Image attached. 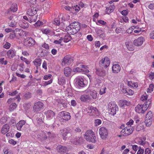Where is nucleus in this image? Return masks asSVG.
I'll list each match as a JSON object with an SVG mask.
<instances>
[{
  "label": "nucleus",
  "instance_id": "45",
  "mask_svg": "<svg viewBox=\"0 0 154 154\" xmlns=\"http://www.w3.org/2000/svg\"><path fill=\"white\" fill-rule=\"evenodd\" d=\"M29 21L30 23L32 22H35L36 21L37 18L36 16H30Z\"/></svg>",
  "mask_w": 154,
  "mask_h": 154
},
{
  "label": "nucleus",
  "instance_id": "5",
  "mask_svg": "<svg viewBox=\"0 0 154 154\" xmlns=\"http://www.w3.org/2000/svg\"><path fill=\"white\" fill-rule=\"evenodd\" d=\"M152 115L151 111H148L146 116L144 122L147 127L150 126L152 124Z\"/></svg>",
  "mask_w": 154,
  "mask_h": 154
},
{
  "label": "nucleus",
  "instance_id": "60",
  "mask_svg": "<svg viewBox=\"0 0 154 154\" xmlns=\"http://www.w3.org/2000/svg\"><path fill=\"white\" fill-rule=\"evenodd\" d=\"M42 68L45 69H47V62L44 61L42 63Z\"/></svg>",
  "mask_w": 154,
  "mask_h": 154
},
{
  "label": "nucleus",
  "instance_id": "50",
  "mask_svg": "<svg viewBox=\"0 0 154 154\" xmlns=\"http://www.w3.org/2000/svg\"><path fill=\"white\" fill-rule=\"evenodd\" d=\"M149 77V79L152 80L154 78V72H150L148 74Z\"/></svg>",
  "mask_w": 154,
  "mask_h": 154
},
{
  "label": "nucleus",
  "instance_id": "46",
  "mask_svg": "<svg viewBox=\"0 0 154 154\" xmlns=\"http://www.w3.org/2000/svg\"><path fill=\"white\" fill-rule=\"evenodd\" d=\"M106 88L105 87H103L101 88L100 90V95H103L104 94L106 93Z\"/></svg>",
  "mask_w": 154,
  "mask_h": 154
},
{
  "label": "nucleus",
  "instance_id": "56",
  "mask_svg": "<svg viewBox=\"0 0 154 154\" xmlns=\"http://www.w3.org/2000/svg\"><path fill=\"white\" fill-rule=\"evenodd\" d=\"M8 142L9 144L13 145H15L17 143L16 142L12 139L9 140Z\"/></svg>",
  "mask_w": 154,
  "mask_h": 154
},
{
  "label": "nucleus",
  "instance_id": "27",
  "mask_svg": "<svg viewBox=\"0 0 154 154\" xmlns=\"http://www.w3.org/2000/svg\"><path fill=\"white\" fill-rule=\"evenodd\" d=\"M126 45L128 49L130 51H133L134 50V47L131 42H127Z\"/></svg>",
  "mask_w": 154,
  "mask_h": 154
},
{
  "label": "nucleus",
  "instance_id": "33",
  "mask_svg": "<svg viewBox=\"0 0 154 154\" xmlns=\"http://www.w3.org/2000/svg\"><path fill=\"white\" fill-rule=\"evenodd\" d=\"M17 106V105L15 103H13L10 105L9 110L11 111H13L16 109Z\"/></svg>",
  "mask_w": 154,
  "mask_h": 154
},
{
  "label": "nucleus",
  "instance_id": "3",
  "mask_svg": "<svg viewBox=\"0 0 154 154\" xmlns=\"http://www.w3.org/2000/svg\"><path fill=\"white\" fill-rule=\"evenodd\" d=\"M84 137L88 141L95 143L96 141V137L94 132L91 130L87 131L85 134Z\"/></svg>",
  "mask_w": 154,
  "mask_h": 154
},
{
  "label": "nucleus",
  "instance_id": "37",
  "mask_svg": "<svg viewBox=\"0 0 154 154\" xmlns=\"http://www.w3.org/2000/svg\"><path fill=\"white\" fill-rule=\"evenodd\" d=\"M128 85L129 86L133 88H136L138 86V84L137 83L132 82H129L128 83Z\"/></svg>",
  "mask_w": 154,
  "mask_h": 154
},
{
  "label": "nucleus",
  "instance_id": "4",
  "mask_svg": "<svg viewBox=\"0 0 154 154\" xmlns=\"http://www.w3.org/2000/svg\"><path fill=\"white\" fill-rule=\"evenodd\" d=\"M110 63V60L107 57L101 58L99 63V65L100 66L105 68H107L109 66Z\"/></svg>",
  "mask_w": 154,
  "mask_h": 154
},
{
  "label": "nucleus",
  "instance_id": "51",
  "mask_svg": "<svg viewBox=\"0 0 154 154\" xmlns=\"http://www.w3.org/2000/svg\"><path fill=\"white\" fill-rule=\"evenodd\" d=\"M11 46V44L8 42H6L3 45V47L5 49H8Z\"/></svg>",
  "mask_w": 154,
  "mask_h": 154
},
{
  "label": "nucleus",
  "instance_id": "44",
  "mask_svg": "<svg viewBox=\"0 0 154 154\" xmlns=\"http://www.w3.org/2000/svg\"><path fill=\"white\" fill-rule=\"evenodd\" d=\"M8 62L6 60H5V58L3 57H2L0 59V63L2 64L6 65L7 63Z\"/></svg>",
  "mask_w": 154,
  "mask_h": 154
},
{
  "label": "nucleus",
  "instance_id": "22",
  "mask_svg": "<svg viewBox=\"0 0 154 154\" xmlns=\"http://www.w3.org/2000/svg\"><path fill=\"white\" fill-rule=\"evenodd\" d=\"M26 122L24 120H21L17 124L16 127L17 129L19 131L21 130V128L25 124Z\"/></svg>",
  "mask_w": 154,
  "mask_h": 154
},
{
  "label": "nucleus",
  "instance_id": "53",
  "mask_svg": "<svg viewBox=\"0 0 154 154\" xmlns=\"http://www.w3.org/2000/svg\"><path fill=\"white\" fill-rule=\"evenodd\" d=\"M20 59L25 62L27 64H29V61L26 58L24 57H20Z\"/></svg>",
  "mask_w": 154,
  "mask_h": 154
},
{
  "label": "nucleus",
  "instance_id": "62",
  "mask_svg": "<svg viewBox=\"0 0 154 154\" xmlns=\"http://www.w3.org/2000/svg\"><path fill=\"white\" fill-rule=\"evenodd\" d=\"M54 24L56 25H59L60 24V20L58 18L55 19L54 21Z\"/></svg>",
  "mask_w": 154,
  "mask_h": 154
},
{
  "label": "nucleus",
  "instance_id": "59",
  "mask_svg": "<svg viewBox=\"0 0 154 154\" xmlns=\"http://www.w3.org/2000/svg\"><path fill=\"white\" fill-rule=\"evenodd\" d=\"M52 82V80L51 79L48 82H45L43 84V85L44 86H45L48 85L50 84Z\"/></svg>",
  "mask_w": 154,
  "mask_h": 154
},
{
  "label": "nucleus",
  "instance_id": "36",
  "mask_svg": "<svg viewBox=\"0 0 154 154\" xmlns=\"http://www.w3.org/2000/svg\"><path fill=\"white\" fill-rule=\"evenodd\" d=\"M144 128V125L142 124H140L137 126L136 130L137 131H139L143 129Z\"/></svg>",
  "mask_w": 154,
  "mask_h": 154
},
{
  "label": "nucleus",
  "instance_id": "21",
  "mask_svg": "<svg viewBox=\"0 0 154 154\" xmlns=\"http://www.w3.org/2000/svg\"><path fill=\"white\" fill-rule=\"evenodd\" d=\"M46 115L47 118L50 120L53 118L55 115L54 112L51 110H48L46 112Z\"/></svg>",
  "mask_w": 154,
  "mask_h": 154
},
{
  "label": "nucleus",
  "instance_id": "10",
  "mask_svg": "<svg viewBox=\"0 0 154 154\" xmlns=\"http://www.w3.org/2000/svg\"><path fill=\"white\" fill-rule=\"evenodd\" d=\"M72 62V59L69 55H67L64 57L62 61L61 64L62 66L69 65Z\"/></svg>",
  "mask_w": 154,
  "mask_h": 154
},
{
  "label": "nucleus",
  "instance_id": "42",
  "mask_svg": "<svg viewBox=\"0 0 154 154\" xmlns=\"http://www.w3.org/2000/svg\"><path fill=\"white\" fill-rule=\"evenodd\" d=\"M151 103V100L150 99H148L143 104V106L145 105V106L147 107L148 109V107L149 106Z\"/></svg>",
  "mask_w": 154,
  "mask_h": 154
},
{
  "label": "nucleus",
  "instance_id": "28",
  "mask_svg": "<svg viewBox=\"0 0 154 154\" xmlns=\"http://www.w3.org/2000/svg\"><path fill=\"white\" fill-rule=\"evenodd\" d=\"M20 30L18 29H16L15 30H14V32L12 33H11L10 35V38H13L17 37V34L16 33V32H19Z\"/></svg>",
  "mask_w": 154,
  "mask_h": 154
},
{
  "label": "nucleus",
  "instance_id": "63",
  "mask_svg": "<svg viewBox=\"0 0 154 154\" xmlns=\"http://www.w3.org/2000/svg\"><path fill=\"white\" fill-rule=\"evenodd\" d=\"M119 105L120 107L125 106V100H121L119 102Z\"/></svg>",
  "mask_w": 154,
  "mask_h": 154
},
{
  "label": "nucleus",
  "instance_id": "12",
  "mask_svg": "<svg viewBox=\"0 0 154 154\" xmlns=\"http://www.w3.org/2000/svg\"><path fill=\"white\" fill-rule=\"evenodd\" d=\"M62 119L65 121H68L71 119V116L69 113L63 111L61 112Z\"/></svg>",
  "mask_w": 154,
  "mask_h": 154
},
{
  "label": "nucleus",
  "instance_id": "23",
  "mask_svg": "<svg viewBox=\"0 0 154 154\" xmlns=\"http://www.w3.org/2000/svg\"><path fill=\"white\" fill-rule=\"evenodd\" d=\"M35 43L34 39H28L25 41V44L30 47L34 45Z\"/></svg>",
  "mask_w": 154,
  "mask_h": 154
},
{
  "label": "nucleus",
  "instance_id": "1",
  "mask_svg": "<svg viewBox=\"0 0 154 154\" xmlns=\"http://www.w3.org/2000/svg\"><path fill=\"white\" fill-rule=\"evenodd\" d=\"M66 26L68 31L73 35L76 33L80 29V25L79 23L78 22H75L71 23L67 26H65L63 28Z\"/></svg>",
  "mask_w": 154,
  "mask_h": 154
},
{
  "label": "nucleus",
  "instance_id": "19",
  "mask_svg": "<svg viewBox=\"0 0 154 154\" xmlns=\"http://www.w3.org/2000/svg\"><path fill=\"white\" fill-rule=\"evenodd\" d=\"M77 83L80 87H83L85 86V84L84 82V79L80 77L77 78L75 79Z\"/></svg>",
  "mask_w": 154,
  "mask_h": 154
},
{
  "label": "nucleus",
  "instance_id": "61",
  "mask_svg": "<svg viewBox=\"0 0 154 154\" xmlns=\"http://www.w3.org/2000/svg\"><path fill=\"white\" fill-rule=\"evenodd\" d=\"M144 149H142L140 147H139L138 150L137 152V154H143L144 153Z\"/></svg>",
  "mask_w": 154,
  "mask_h": 154
},
{
  "label": "nucleus",
  "instance_id": "43",
  "mask_svg": "<svg viewBox=\"0 0 154 154\" xmlns=\"http://www.w3.org/2000/svg\"><path fill=\"white\" fill-rule=\"evenodd\" d=\"M65 80L64 78L62 77L58 79V83L60 85H63L65 83Z\"/></svg>",
  "mask_w": 154,
  "mask_h": 154
},
{
  "label": "nucleus",
  "instance_id": "15",
  "mask_svg": "<svg viewBox=\"0 0 154 154\" xmlns=\"http://www.w3.org/2000/svg\"><path fill=\"white\" fill-rule=\"evenodd\" d=\"M70 132L69 129L64 128L60 131V134L62 135L63 139L65 140L66 139L67 134Z\"/></svg>",
  "mask_w": 154,
  "mask_h": 154
},
{
  "label": "nucleus",
  "instance_id": "16",
  "mask_svg": "<svg viewBox=\"0 0 154 154\" xmlns=\"http://www.w3.org/2000/svg\"><path fill=\"white\" fill-rule=\"evenodd\" d=\"M47 134L48 135V136H47L45 132H42L40 134L38 137L40 138L42 140H44L47 138L48 137H51V134L50 132H48Z\"/></svg>",
  "mask_w": 154,
  "mask_h": 154
},
{
  "label": "nucleus",
  "instance_id": "26",
  "mask_svg": "<svg viewBox=\"0 0 154 154\" xmlns=\"http://www.w3.org/2000/svg\"><path fill=\"white\" fill-rule=\"evenodd\" d=\"M137 143L138 144L144 146L146 143V142L143 138L139 137L137 138Z\"/></svg>",
  "mask_w": 154,
  "mask_h": 154
},
{
  "label": "nucleus",
  "instance_id": "34",
  "mask_svg": "<svg viewBox=\"0 0 154 154\" xmlns=\"http://www.w3.org/2000/svg\"><path fill=\"white\" fill-rule=\"evenodd\" d=\"M115 8L114 6H110L106 8V12L108 14H109L111 12H113Z\"/></svg>",
  "mask_w": 154,
  "mask_h": 154
},
{
  "label": "nucleus",
  "instance_id": "39",
  "mask_svg": "<svg viewBox=\"0 0 154 154\" xmlns=\"http://www.w3.org/2000/svg\"><path fill=\"white\" fill-rule=\"evenodd\" d=\"M96 72V74L100 76H103L104 74V72L101 69H97Z\"/></svg>",
  "mask_w": 154,
  "mask_h": 154
},
{
  "label": "nucleus",
  "instance_id": "2",
  "mask_svg": "<svg viewBox=\"0 0 154 154\" xmlns=\"http://www.w3.org/2000/svg\"><path fill=\"white\" fill-rule=\"evenodd\" d=\"M120 128L122 129L120 131L121 134L124 136H127L131 134L134 131V128L130 126H126L125 127L124 125H122Z\"/></svg>",
  "mask_w": 154,
  "mask_h": 154
},
{
  "label": "nucleus",
  "instance_id": "14",
  "mask_svg": "<svg viewBox=\"0 0 154 154\" xmlns=\"http://www.w3.org/2000/svg\"><path fill=\"white\" fill-rule=\"evenodd\" d=\"M37 9L35 8L31 7L28 10L27 13L29 16H33L36 14Z\"/></svg>",
  "mask_w": 154,
  "mask_h": 154
},
{
  "label": "nucleus",
  "instance_id": "25",
  "mask_svg": "<svg viewBox=\"0 0 154 154\" xmlns=\"http://www.w3.org/2000/svg\"><path fill=\"white\" fill-rule=\"evenodd\" d=\"M144 40L143 39H135L133 41L134 44L136 46L141 45Z\"/></svg>",
  "mask_w": 154,
  "mask_h": 154
},
{
  "label": "nucleus",
  "instance_id": "47",
  "mask_svg": "<svg viewBox=\"0 0 154 154\" xmlns=\"http://www.w3.org/2000/svg\"><path fill=\"white\" fill-rule=\"evenodd\" d=\"M141 107L142 112L141 113L144 114L145 112L147 110V107L145 106V105L143 106V105H141Z\"/></svg>",
  "mask_w": 154,
  "mask_h": 154
},
{
  "label": "nucleus",
  "instance_id": "8",
  "mask_svg": "<svg viewBox=\"0 0 154 154\" xmlns=\"http://www.w3.org/2000/svg\"><path fill=\"white\" fill-rule=\"evenodd\" d=\"M99 133L100 137L103 139H105L107 137L108 135L107 129L104 127H102L99 129Z\"/></svg>",
  "mask_w": 154,
  "mask_h": 154
},
{
  "label": "nucleus",
  "instance_id": "55",
  "mask_svg": "<svg viewBox=\"0 0 154 154\" xmlns=\"http://www.w3.org/2000/svg\"><path fill=\"white\" fill-rule=\"evenodd\" d=\"M95 125L96 126H97L98 125H100L101 123V121L100 119H97L95 120Z\"/></svg>",
  "mask_w": 154,
  "mask_h": 154
},
{
  "label": "nucleus",
  "instance_id": "54",
  "mask_svg": "<svg viewBox=\"0 0 154 154\" xmlns=\"http://www.w3.org/2000/svg\"><path fill=\"white\" fill-rule=\"evenodd\" d=\"M52 77V75L50 74H48L45 75L43 77V79L45 80H48L51 78Z\"/></svg>",
  "mask_w": 154,
  "mask_h": 154
},
{
  "label": "nucleus",
  "instance_id": "18",
  "mask_svg": "<svg viewBox=\"0 0 154 154\" xmlns=\"http://www.w3.org/2000/svg\"><path fill=\"white\" fill-rule=\"evenodd\" d=\"M91 98L89 95L84 94L81 95L80 98V99L82 101L86 102L88 100H90Z\"/></svg>",
  "mask_w": 154,
  "mask_h": 154
},
{
  "label": "nucleus",
  "instance_id": "49",
  "mask_svg": "<svg viewBox=\"0 0 154 154\" xmlns=\"http://www.w3.org/2000/svg\"><path fill=\"white\" fill-rule=\"evenodd\" d=\"M121 89L122 91L124 94H126L127 90H126V88L124 87V85H121Z\"/></svg>",
  "mask_w": 154,
  "mask_h": 154
},
{
  "label": "nucleus",
  "instance_id": "6",
  "mask_svg": "<svg viewBox=\"0 0 154 154\" xmlns=\"http://www.w3.org/2000/svg\"><path fill=\"white\" fill-rule=\"evenodd\" d=\"M108 107L110 114L113 115L116 114L117 107L114 102L112 101L109 102L108 104Z\"/></svg>",
  "mask_w": 154,
  "mask_h": 154
},
{
  "label": "nucleus",
  "instance_id": "20",
  "mask_svg": "<svg viewBox=\"0 0 154 154\" xmlns=\"http://www.w3.org/2000/svg\"><path fill=\"white\" fill-rule=\"evenodd\" d=\"M9 128L10 127L9 125L6 124L2 127L1 130V133L3 134H5L8 131Z\"/></svg>",
  "mask_w": 154,
  "mask_h": 154
},
{
  "label": "nucleus",
  "instance_id": "58",
  "mask_svg": "<svg viewBox=\"0 0 154 154\" xmlns=\"http://www.w3.org/2000/svg\"><path fill=\"white\" fill-rule=\"evenodd\" d=\"M134 94V92L131 89H129L127 90L126 94L129 95H132Z\"/></svg>",
  "mask_w": 154,
  "mask_h": 154
},
{
  "label": "nucleus",
  "instance_id": "11",
  "mask_svg": "<svg viewBox=\"0 0 154 154\" xmlns=\"http://www.w3.org/2000/svg\"><path fill=\"white\" fill-rule=\"evenodd\" d=\"M86 93H90V95L93 99H96L97 98L98 93L94 90H90L88 88L85 91Z\"/></svg>",
  "mask_w": 154,
  "mask_h": 154
},
{
  "label": "nucleus",
  "instance_id": "41",
  "mask_svg": "<svg viewBox=\"0 0 154 154\" xmlns=\"http://www.w3.org/2000/svg\"><path fill=\"white\" fill-rule=\"evenodd\" d=\"M154 88V85L152 84L149 85V88L147 89V92H151L153 91Z\"/></svg>",
  "mask_w": 154,
  "mask_h": 154
},
{
  "label": "nucleus",
  "instance_id": "32",
  "mask_svg": "<svg viewBox=\"0 0 154 154\" xmlns=\"http://www.w3.org/2000/svg\"><path fill=\"white\" fill-rule=\"evenodd\" d=\"M11 10L13 12L16 11L17 9V6L16 3H13L10 8Z\"/></svg>",
  "mask_w": 154,
  "mask_h": 154
},
{
  "label": "nucleus",
  "instance_id": "13",
  "mask_svg": "<svg viewBox=\"0 0 154 154\" xmlns=\"http://www.w3.org/2000/svg\"><path fill=\"white\" fill-rule=\"evenodd\" d=\"M121 70V67L119 64H115L112 66V70L113 73H119Z\"/></svg>",
  "mask_w": 154,
  "mask_h": 154
},
{
  "label": "nucleus",
  "instance_id": "40",
  "mask_svg": "<svg viewBox=\"0 0 154 154\" xmlns=\"http://www.w3.org/2000/svg\"><path fill=\"white\" fill-rule=\"evenodd\" d=\"M80 64H77L78 67L74 68L73 69V71L74 72H82V68L79 66Z\"/></svg>",
  "mask_w": 154,
  "mask_h": 154
},
{
  "label": "nucleus",
  "instance_id": "35",
  "mask_svg": "<svg viewBox=\"0 0 154 154\" xmlns=\"http://www.w3.org/2000/svg\"><path fill=\"white\" fill-rule=\"evenodd\" d=\"M81 139H82L79 138H75L74 139H72L71 142L73 144L77 145L80 143Z\"/></svg>",
  "mask_w": 154,
  "mask_h": 154
},
{
  "label": "nucleus",
  "instance_id": "29",
  "mask_svg": "<svg viewBox=\"0 0 154 154\" xmlns=\"http://www.w3.org/2000/svg\"><path fill=\"white\" fill-rule=\"evenodd\" d=\"M7 56L10 58H13L15 55V53L14 50H10L7 52Z\"/></svg>",
  "mask_w": 154,
  "mask_h": 154
},
{
  "label": "nucleus",
  "instance_id": "7",
  "mask_svg": "<svg viewBox=\"0 0 154 154\" xmlns=\"http://www.w3.org/2000/svg\"><path fill=\"white\" fill-rule=\"evenodd\" d=\"M87 111L91 116H98L99 115V112L97 109L91 106L88 107Z\"/></svg>",
  "mask_w": 154,
  "mask_h": 154
},
{
  "label": "nucleus",
  "instance_id": "17",
  "mask_svg": "<svg viewBox=\"0 0 154 154\" xmlns=\"http://www.w3.org/2000/svg\"><path fill=\"white\" fill-rule=\"evenodd\" d=\"M72 72V69L69 67H66L64 69V74L67 77L71 76Z\"/></svg>",
  "mask_w": 154,
  "mask_h": 154
},
{
  "label": "nucleus",
  "instance_id": "30",
  "mask_svg": "<svg viewBox=\"0 0 154 154\" xmlns=\"http://www.w3.org/2000/svg\"><path fill=\"white\" fill-rule=\"evenodd\" d=\"M58 149L59 152H65L66 151L67 148L65 146H63L61 145H60L58 147Z\"/></svg>",
  "mask_w": 154,
  "mask_h": 154
},
{
  "label": "nucleus",
  "instance_id": "64",
  "mask_svg": "<svg viewBox=\"0 0 154 154\" xmlns=\"http://www.w3.org/2000/svg\"><path fill=\"white\" fill-rule=\"evenodd\" d=\"M3 151L4 154H13L11 151H8L7 149H4Z\"/></svg>",
  "mask_w": 154,
  "mask_h": 154
},
{
  "label": "nucleus",
  "instance_id": "52",
  "mask_svg": "<svg viewBox=\"0 0 154 154\" xmlns=\"http://www.w3.org/2000/svg\"><path fill=\"white\" fill-rule=\"evenodd\" d=\"M21 27L25 29L28 27V25L27 23H26L25 22H23L22 24H21Z\"/></svg>",
  "mask_w": 154,
  "mask_h": 154
},
{
  "label": "nucleus",
  "instance_id": "9",
  "mask_svg": "<svg viewBox=\"0 0 154 154\" xmlns=\"http://www.w3.org/2000/svg\"><path fill=\"white\" fill-rule=\"evenodd\" d=\"M44 104L40 101L35 103L33 106V109L36 112H39L42 109H43Z\"/></svg>",
  "mask_w": 154,
  "mask_h": 154
},
{
  "label": "nucleus",
  "instance_id": "48",
  "mask_svg": "<svg viewBox=\"0 0 154 154\" xmlns=\"http://www.w3.org/2000/svg\"><path fill=\"white\" fill-rule=\"evenodd\" d=\"M43 22L40 21V20H38L34 24V26L35 27H38L40 26L41 25H43Z\"/></svg>",
  "mask_w": 154,
  "mask_h": 154
},
{
  "label": "nucleus",
  "instance_id": "57",
  "mask_svg": "<svg viewBox=\"0 0 154 154\" xmlns=\"http://www.w3.org/2000/svg\"><path fill=\"white\" fill-rule=\"evenodd\" d=\"M54 43L56 44H60L61 45H63L62 43V40L59 39L58 40H54Z\"/></svg>",
  "mask_w": 154,
  "mask_h": 154
},
{
  "label": "nucleus",
  "instance_id": "31",
  "mask_svg": "<svg viewBox=\"0 0 154 154\" xmlns=\"http://www.w3.org/2000/svg\"><path fill=\"white\" fill-rule=\"evenodd\" d=\"M79 66L82 68V72H88L89 71L87 66L82 64H80Z\"/></svg>",
  "mask_w": 154,
  "mask_h": 154
},
{
  "label": "nucleus",
  "instance_id": "24",
  "mask_svg": "<svg viewBox=\"0 0 154 154\" xmlns=\"http://www.w3.org/2000/svg\"><path fill=\"white\" fill-rule=\"evenodd\" d=\"M33 62L34 65L36 66V69H38V68L41 66L42 63V60L40 58L36 59Z\"/></svg>",
  "mask_w": 154,
  "mask_h": 154
},
{
  "label": "nucleus",
  "instance_id": "38",
  "mask_svg": "<svg viewBox=\"0 0 154 154\" xmlns=\"http://www.w3.org/2000/svg\"><path fill=\"white\" fill-rule=\"evenodd\" d=\"M141 107V104H138L135 108L136 112L139 113H141L142 110Z\"/></svg>",
  "mask_w": 154,
  "mask_h": 154
}]
</instances>
